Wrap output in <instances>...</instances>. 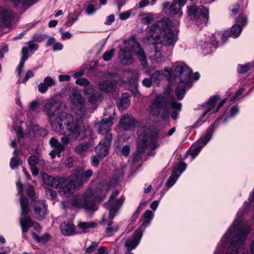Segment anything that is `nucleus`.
<instances>
[{"mask_svg":"<svg viewBox=\"0 0 254 254\" xmlns=\"http://www.w3.org/2000/svg\"><path fill=\"white\" fill-rule=\"evenodd\" d=\"M18 193L21 195L20 199L21 206V217L20 225L23 233H26L29 228L34 225V222L30 217L26 216L29 211L28 200L22 195V185L19 181L16 183Z\"/></svg>","mask_w":254,"mask_h":254,"instance_id":"obj_10","label":"nucleus"},{"mask_svg":"<svg viewBox=\"0 0 254 254\" xmlns=\"http://www.w3.org/2000/svg\"><path fill=\"white\" fill-rule=\"evenodd\" d=\"M102 96L99 92H94L89 98V101L93 105L96 104L97 102L101 101Z\"/></svg>","mask_w":254,"mask_h":254,"instance_id":"obj_46","label":"nucleus"},{"mask_svg":"<svg viewBox=\"0 0 254 254\" xmlns=\"http://www.w3.org/2000/svg\"><path fill=\"white\" fill-rule=\"evenodd\" d=\"M27 44L28 45V47H23L22 49V58L16 68L17 76L19 77L20 76L21 74L23 67L24 66V63L29 57V56L28 55V50H29L31 51H34L36 50L39 47V45L37 44L34 43L33 41L28 42L27 43Z\"/></svg>","mask_w":254,"mask_h":254,"instance_id":"obj_15","label":"nucleus"},{"mask_svg":"<svg viewBox=\"0 0 254 254\" xmlns=\"http://www.w3.org/2000/svg\"><path fill=\"white\" fill-rule=\"evenodd\" d=\"M131 15V11L127 10L123 12H121L119 14L120 19L121 20H125L128 19Z\"/></svg>","mask_w":254,"mask_h":254,"instance_id":"obj_58","label":"nucleus"},{"mask_svg":"<svg viewBox=\"0 0 254 254\" xmlns=\"http://www.w3.org/2000/svg\"><path fill=\"white\" fill-rule=\"evenodd\" d=\"M188 14L190 19L206 25L209 18V10L203 5H192L188 7Z\"/></svg>","mask_w":254,"mask_h":254,"instance_id":"obj_11","label":"nucleus"},{"mask_svg":"<svg viewBox=\"0 0 254 254\" xmlns=\"http://www.w3.org/2000/svg\"><path fill=\"white\" fill-rule=\"evenodd\" d=\"M84 92L86 94L89 95L94 93V87L92 85L89 83L84 88Z\"/></svg>","mask_w":254,"mask_h":254,"instance_id":"obj_61","label":"nucleus"},{"mask_svg":"<svg viewBox=\"0 0 254 254\" xmlns=\"http://www.w3.org/2000/svg\"><path fill=\"white\" fill-rule=\"evenodd\" d=\"M138 142L137 151L139 153L144 151L146 147H150L154 149L158 146L157 138L158 133L156 131H151L150 128L143 125H140L137 131Z\"/></svg>","mask_w":254,"mask_h":254,"instance_id":"obj_8","label":"nucleus"},{"mask_svg":"<svg viewBox=\"0 0 254 254\" xmlns=\"http://www.w3.org/2000/svg\"><path fill=\"white\" fill-rule=\"evenodd\" d=\"M96 254H109V250L108 248L105 247H100L98 249Z\"/></svg>","mask_w":254,"mask_h":254,"instance_id":"obj_64","label":"nucleus"},{"mask_svg":"<svg viewBox=\"0 0 254 254\" xmlns=\"http://www.w3.org/2000/svg\"><path fill=\"white\" fill-rule=\"evenodd\" d=\"M115 53V50L111 49L109 51H106L103 55V59L105 61H110Z\"/></svg>","mask_w":254,"mask_h":254,"instance_id":"obj_55","label":"nucleus"},{"mask_svg":"<svg viewBox=\"0 0 254 254\" xmlns=\"http://www.w3.org/2000/svg\"><path fill=\"white\" fill-rule=\"evenodd\" d=\"M40 106V103L38 99H35L29 103L28 107L29 109L32 112L36 111Z\"/></svg>","mask_w":254,"mask_h":254,"instance_id":"obj_50","label":"nucleus"},{"mask_svg":"<svg viewBox=\"0 0 254 254\" xmlns=\"http://www.w3.org/2000/svg\"><path fill=\"white\" fill-rule=\"evenodd\" d=\"M111 219L109 221L107 225V227L105 230L106 233L108 236H112L119 229V226L118 224L114 223L110 217Z\"/></svg>","mask_w":254,"mask_h":254,"instance_id":"obj_35","label":"nucleus"},{"mask_svg":"<svg viewBox=\"0 0 254 254\" xmlns=\"http://www.w3.org/2000/svg\"><path fill=\"white\" fill-rule=\"evenodd\" d=\"M13 154L15 155L11 158L10 161V167L11 169L16 168L19 165H21L22 161L18 158L19 151L17 149H15L13 151Z\"/></svg>","mask_w":254,"mask_h":254,"instance_id":"obj_37","label":"nucleus"},{"mask_svg":"<svg viewBox=\"0 0 254 254\" xmlns=\"http://www.w3.org/2000/svg\"><path fill=\"white\" fill-rule=\"evenodd\" d=\"M116 87V82L115 81H102L98 84V88L102 91L112 92Z\"/></svg>","mask_w":254,"mask_h":254,"instance_id":"obj_27","label":"nucleus"},{"mask_svg":"<svg viewBox=\"0 0 254 254\" xmlns=\"http://www.w3.org/2000/svg\"><path fill=\"white\" fill-rule=\"evenodd\" d=\"M0 21L4 24L12 21L14 18V15L11 10L4 8L0 9Z\"/></svg>","mask_w":254,"mask_h":254,"instance_id":"obj_29","label":"nucleus"},{"mask_svg":"<svg viewBox=\"0 0 254 254\" xmlns=\"http://www.w3.org/2000/svg\"><path fill=\"white\" fill-rule=\"evenodd\" d=\"M85 9L86 13L88 15H92L96 10L95 5L91 2H87L85 4Z\"/></svg>","mask_w":254,"mask_h":254,"instance_id":"obj_47","label":"nucleus"},{"mask_svg":"<svg viewBox=\"0 0 254 254\" xmlns=\"http://www.w3.org/2000/svg\"><path fill=\"white\" fill-rule=\"evenodd\" d=\"M58 125L60 130H54L63 135L61 140L64 144H68L70 140H76L80 135L83 129V120L81 118L72 116L66 113L62 121L59 120Z\"/></svg>","mask_w":254,"mask_h":254,"instance_id":"obj_3","label":"nucleus"},{"mask_svg":"<svg viewBox=\"0 0 254 254\" xmlns=\"http://www.w3.org/2000/svg\"><path fill=\"white\" fill-rule=\"evenodd\" d=\"M78 19V16H74L69 14L67 17V20L65 23V25L67 27L71 26Z\"/></svg>","mask_w":254,"mask_h":254,"instance_id":"obj_54","label":"nucleus"},{"mask_svg":"<svg viewBox=\"0 0 254 254\" xmlns=\"http://www.w3.org/2000/svg\"><path fill=\"white\" fill-rule=\"evenodd\" d=\"M218 121H216L212 126H210L206 132L201 136L198 141L205 146L211 139L215 127H217Z\"/></svg>","mask_w":254,"mask_h":254,"instance_id":"obj_25","label":"nucleus"},{"mask_svg":"<svg viewBox=\"0 0 254 254\" xmlns=\"http://www.w3.org/2000/svg\"><path fill=\"white\" fill-rule=\"evenodd\" d=\"M123 42L125 47L121 48L119 53V58L122 63L127 65L133 64L134 62L133 54L137 57L142 65H145L147 64L146 55L137 42L135 36H131L124 40Z\"/></svg>","mask_w":254,"mask_h":254,"instance_id":"obj_4","label":"nucleus"},{"mask_svg":"<svg viewBox=\"0 0 254 254\" xmlns=\"http://www.w3.org/2000/svg\"><path fill=\"white\" fill-rule=\"evenodd\" d=\"M244 89L243 88H240L235 93V95L231 98L230 100L231 101H236L237 100L239 99L241 95L243 94L244 93Z\"/></svg>","mask_w":254,"mask_h":254,"instance_id":"obj_59","label":"nucleus"},{"mask_svg":"<svg viewBox=\"0 0 254 254\" xmlns=\"http://www.w3.org/2000/svg\"><path fill=\"white\" fill-rule=\"evenodd\" d=\"M171 107L175 110L171 113L172 118L176 120L178 119L179 112L182 109V104L177 102L173 96L169 94L158 95L151 103V112L154 115H158L160 109H169Z\"/></svg>","mask_w":254,"mask_h":254,"instance_id":"obj_6","label":"nucleus"},{"mask_svg":"<svg viewBox=\"0 0 254 254\" xmlns=\"http://www.w3.org/2000/svg\"><path fill=\"white\" fill-rule=\"evenodd\" d=\"M43 178L45 184L54 188H61L65 182L62 178L53 177L47 174L43 175Z\"/></svg>","mask_w":254,"mask_h":254,"instance_id":"obj_22","label":"nucleus"},{"mask_svg":"<svg viewBox=\"0 0 254 254\" xmlns=\"http://www.w3.org/2000/svg\"><path fill=\"white\" fill-rule=\"evenodd\" d=\"M197 47L204 55L210 54L217 47V42L213 35H205L204 38L197 40Z\"/></svg>","mask_w":254,"mask_h":254,"instance_id":"obj_13","label":"nucleus"},{"mask_svg":"<svg viewBox=\"0 0 254 254\" xmlns=\"http://www.w3.org/2000/svg\"><path fill=\"white\" fill-rule=\"evenodd\" d=\"M129 94L127 93L123 94L122 97L117 103L119 108L124 109L127 108L130 105Z\"/></svg>","mask_w":254,"mask_h":254,"instance_id":"obj_33","label":"nucleus"},{"mask_svg":"<svg viewBox=\"0 0 254 254\" xmlns=\"http://www.w3.org/2000/svg\"><path fill=\"white\" fill-rule=\"evenodd\" d=\"M26 187L27 193L28 194L29 197L31 198L32 200H34L36 197L33 188L30 185H28Z\"/></svg>","mask_w":254,"mask_h":254,"instance_id":"obj_53","label":"nucleus"},{"mask_svg":"<svg viewBox=\"0 0 254 254\" xmlns=\"http://www.w3.org/2000/svg\"><path fill=\"white\" fill-rule=\"evenodd\" d=\"M187 168V165L181 161H179L174 165L172 170V174L170 176L166 186L168 188L172 187L176 182L181 174L184 172Z\"/></svg>","mask_w":254,"mask_h":254,"instance_id":"obj_17","label":"nucleus"},{"mask_svg":"<svg viewBox=\"0 0 254 254\" xmlns=\"http://www.w3.org/2000/svg\"><path fill=\"white\" fill-rule=\"evenodd\" d=\"M153 217L154 214L151 210H146L143 214L144 220L142 223L141 226L140 228L142 229V228L143 227V229H144L145 227L150 223Z\"/></svg>","mask_w":254,"mask_h":254,"instance_id":"obj_36","label":"nucleus"},{"mask_svg":"<svg viewBox=\"0 0 254 254\" xmlns=\"http://www.w3.org/2000/svg\"><path fill=\"white\" fill-rule=\"evenodd\" d=\"M118 194L119 191L117 190H114L110 195L108 202L104 205L105 207L109 210V217L111 219L114 218L125 199L123 196H121L119 199H115Z\"/></svg>","mask_w":254,"mask_h":254,"instance_id":"obj_12","label":"nucleus"},{"mask_svg":"<svg viewBox=\"0 0 254 254\" xmlns=\"http://www.w3.org/2000/svg\"><path fill=\"white\" fill-rule=\"evenodd\" d=\"M155 19V15L153 13H149L144 14L142 15L141 22L142 23L146 25L150 24Z\"/></svg>","mask_w":254,"mask_h":254,"instance_id":"obj_43","label":"nucleus"},{"mask_svg":"<svg viewBox=\"0 0 254 254\" xmlns=\"http://www.w3.org/2000/svg\"><path fill=\"white\" fill-rule=\"evenodd\" d=\"M238 241L235 239L227 236L224 242L222 238L214 254H250L245 249V245L241 248H238Z\"/></svg>","mask_w":254,"mask_h":254,"instance_id":"obj_9","label":"nucleus"},{"mask_svg":"<svg viewBox=\"0 0 254 254\" xmlns=\"http://www.w3.org/2000/svg\"><path fill=\"white\" fill-rule=\"evenodd\" d=\"M187 0H173L169 7V12L172 14H178L181 18L183 16L182 8L185 5Z\"/></svg>","mask_w":254,"mask_h":254,"instance_id":"obj_21","label":"nucleus"},{"mask_svg":"<svg viewBox=\"0 0 254 254\" xmlns=\"http://www.w3.org/2000/svg\"><path fill=\"white\" fill-rule=\"evenodd\" d=\"M115 21V15L112 14L106 17L104 22L105 25H110Z\"/></svg>","mask_w":254,"mask_h":254,"instance_id":"obj_62","label":"nucleus"},{"mask_svg":"<svg viewBox=\"0 0 254 254\" xmlns=\"http://www.w3.org/2000/svg\"><path fill=\"white\" fill-rule=\"evenodd\" d=\"M44 39V35L40 34H36L33 36V41H36L37 42H41Z\"/></svg>","mask_w":254,"mask_h":254,"instance_id":"obj_63","label":"nucleus"},{"mask_svg":"<svg viewBox=\"0 0 254 254\" xmlns=\"http://www.w3.org/2000/svg\"><path fill=\"white\" fill-rule=\"evenodd\" d=\"M247 24V17L245 15L240 14L236 21V24L231 28L229 32L230 36L236 38L238 37Z\"/></svg>","mask_w":254,"mask_h":254,"instance_id":"obj_18","label":"nucleus"},{"mask_svg":"<svg viewBox=\"0 0 254 254\" xmlns=\"http://www.w3.org/2000/svg\"><path fill=\"white\" fill-rule=\"evenodd\" d=\"M70 182L73 184L75 188H80L85 184L82 179L81 176L78 173L77 169L70 175L68 180Z\"/></svg>","mask_w":254,"mask_h":254,"instance_id":"obj_28","label":"nucleus"},{"mask_svg":"<svg viewBox=\"0 0 254 254\" xmlns=\"http://www.w3.org/2000/svg\"><path fill=\"white\" fill-rule=\"evenodd\" d=\"M171 23L170 20L165 18L148 27V35L144 38V43L154 46L158 43L174 46L178 37L171 29Z\"/></svg>","mask_w":254,"mask_h":254,"instance_id":"obj_2","label":"nucleus"},{"mask_svg":"<svg viewBox=\"0 0 254 254\" xmlns=\"http://www.w3.org/2000/svg\"><path fill=\"white\" fill-rule=\"evenodd\" d=\"M75 83L77 85L83 86L85 87L87 85H88L89 82L87 79L82 77L77 78Z\"/></svg>","mask_w":254,"mask_h":254,"instance_id":"obj_57","label":"nucleus"},{"mask_svg":"<svg viewBox=\"0 0 254 254\" xmlns=\"http://www.w3.org/2000/svg\"><path fill=\"white\" fill-rule=\"evenodd\" d=\"M251 66L250 64H247L244 65L239 64L237 68L238 72L239 73H245L251 68Z\"/></svg>","mask_w":254,"mask_h":254,"instance_id":"obj_51","label":"nucleus"},{"mask_svg":"<svg viewBox=\"0 0 254 254\" xmlns=\"http://www.w3.org/2000/svg\"><path fill=\"white\" fill-rule=\"evenodd\" d=\"M50 143L52 147L57 148L58 150H64V146L59 142L55 137H52L51 139Z\"/></svg>","mask_w":254,"mask_h":254,"instance_id":"obj_49","label":"nucleus"},{"mask_svg":"<svg viewBox=\"0 0 254 254\" xmlns=\"http://www.w3.org/2000/svg\"><path fill=\"white\" fill-rule=\"evenodd\" d=\"M239 111V109L237 106H233L230 109V113L228 116L225 117L224 115H223L217 121L218 122H222V123H225L229 119L234 117L236 115L238 114Z\"/></svg>","mask_w":254,"mask_h":254,"instance_id":"obj_39","label":"nucleus"},{"mask_svg":"<svg viewBox=\"0 0 254 254\" xmlns=\"http://www.w3.org/2000/svg\"><path fill=\"white\" fill-rule=\"evenodd\" d=\"M174 66V73L178 77L179 84L176 89L177 98L181 100L183 98L186 90L191 86L190 77L191 69L184 63L177 62Z\"/></svg>","mask_w":254,"mask_h":254,"instance_id":"obj_7","label":"nucleus"},{"mask_svg":"<svg viewBox=\"0 0 254 254\" xmlns=\"http://www.w3.org/2000/svg\"><path fill=\"white\" fill-rule=\"evenodd\" d=\"M32 236L35 241L39 243H45L50 239L49 235L47 233L45 234L41 237H39L36 233L32 232Z\"/></svg>","mask_w":254,"mask_h":254,"instance_id":"obj_41","label":"nucleus"},{"mask_svg":"<svg viewBox=\"0 0 254 254\" xmlns=\"http://www.w3.org/2000/svg\"><path fill=\"white\" fill-rule=\"evenodd\" d=\"M46 194L48 198L53 200L55 199L57 196L56 191L50 189H46Z\"/></svg>","mask_w":254,"mask_h":254,"instance_id":"obj_56","label":"nucleus"},{"mask_svg":"<svg viewBox=\"0 0 254 254\" xmlns=\"http://www.w3.org/2000/svg\"><path fill=\"white\" fill-rule=\"evenodd\" d=\"M142 231L141 228H139L134 232L132 236L126 238L125 246L127 252L129 253L131 251L135 249L139 245L142 237Z\"/></svg>","mask_w":254,"mask_h":254,"instance_id":"obj_16","label":"nucleus"},{"mask_svg":"<svg viewBox=\"0 0 254 254\" xmlns=\"http://www.w3.org/2000/svg\"><path fill=\"white\" fill-rule=\"evenodd\" d=\"M155 54L153 56H151V57L153 60L155 61L158 63H160L162 62V53L160 51V50H158V48L157 46L155 47Z\"/></svg>","mask_w":254,"mask_h":254,"instance_id":"obj_48","label":"nucleus"},{"mask_svg":"<svg viewBox=\"0 0 254 254\" xmlns=\"http://www.w3.org/2000/svg\"><path fill=\"white\" fill-rule=\"evenodd\" d=\"M48 213L47 205L44 200L35 202L34 217L38 220H42Z\"/></svg>","mask_w":254,"mask_h":254,"instance_id":"obj_19","label":"nucleus"},{"mask_svg":"<svg viewBox=\"0 0 254 254\" xmlns=\"http://www.w3.org/2000/svg\"><path fill=\"white\" fill-rule=\"evenodd\" d=\"M204 146L202 144L197 141L190 147L189 152L191 156L192 159H193L199 154Z\"/></svg>","mask_w":254,"mask_h":254,"instance_id":"obj_34","label":"nucleus"},{"mask_svg":"<svg viewBox=\"0 0 254 254\" xmlns=\"http://www.w3.org/2000/svg\"><path fill=\"white\" fill-rule=\"evenodd\" d=\"M71 102L76 107H81L84 103V99L82 95L76 91H73L69 95Z\"/></svg>","mask_w":254,"mask_h":254,"instance_id":"obj_30","label":"nucleus"},{"mask_svg":"<svg viewBox=\"0 0 254 254\" xmlns=\"http://www.w3.org/2000/svg\"><path fill=\"white\" fill-rule=\"evenodd\" d=\"M88 149L89 144L86 143L79 144L75 148L76 151L81 155H84Z\"/></svg>","mask_w":254,"mask_h":254,"instance_id":"obj_44","label":"nucleus"},{"mask_svg":"<svg viewBox=\"0 0 254 254\" xmlns=\"http://www.w3.org/2000/svg\"><path fill=\"white\" fill-rule=\"evenodd\" d=\"M39 162V159L35 155L30 156L28 159V163L30 167L31 171L33 176H37L39 173V170L36 165Z\"/></svg>","mask_w":254,"mask_h":254,"instance_id":"obj_31","label":"nucleus"},{"mask_svg":"<svg viewBox=\"0 0 254 254\" xmlns=\"http://www.w3.org/2000/svg\"><path fill=\"white\" fill-rule=\"evenodd\" d=\"M112 139L102 138L95 148L97 156L100 157H105L108 153L111 146Z\"/></svg>","mask_w":254,"mask_h":254,"instance_id":"obj_20","label":"nucleus"},{"mask_svg":"<svg viewBox=\"0 0 254 254\" xmlns=\"http://www.w3.org/2000/svg\"><path fill=\"white\" fill-rule=\"evenodd\" d=\"M77 170L84 183H86L93 175V172L90 169L86 171L80 169Z\"/></svg>","mask_w":254,"mask_h":254,"instance_id":"obj_42","label":"nucleus"},{"mask_svg":"<svg viewBox=\"0 0 254 254\" xmlns=\"http://www.w3.org/2000/svg\"><path fill=\"white\" fill-rule=\"evenodd\" d=\"M134 126V119L128 115H124L120 120L119 127L124 130H129Z\"/></svg>","mask_w":254,"mask_h":254,"instance_id":"obj_23","label":"nucleus"},{"mask_svg":"<svg viewBox=\"0 0 254 254\" xmlns=\"http://www.w3.org/2000/svg\"><path fill=\"white\" fill-rule=\"evenodd\" d=\"M214 102L212 100H209L208 102L203 107V112L201 115L199 117L202 121H205L204 118L207 116V118L213 113H212V110H213V105Z\"/></svg>","mask_w":254,"mask_h":254,"instance_id":"obj_32","label":"nucleus"},{"mask_svg":"<svg viewBox=\"0 0 254 254\" xmlns=\"http://www.w3.org/2000/svg\"><path fill=\"white\" fill-rule=\"evenodd\" d=\"M219 100V98L217 96H215L212 98H211L209 100H212L214 104L213 105V110H212V113H215L218 111L219 109L224 105V104L226 102L227 99H223L220 103L218 107H215V105L216 102H217Z\"/></svg>","mask_w":254,"mask_h":254,"instance_id":"obj_40","label":"nucleus"},{"mask_svg":"<svg viewBox=\"0 0 254 254\" xmlns=\"http://www.w3.org/2000/svg\"><path fill=\"white\" fill-rule=\"evenodd\" d=\"M163 72L161 71H155L151 76V79L153 83L158 84L160 79L163 77Z\"/></svg>","mask_w":254,"mask_h":254,"instance_id":"obj_45","label":"nucleus"},{"mask_svg":"<svg viewBox=\"0 0 254 254\" xmlns=\"http://www.w3.org/2000/svg\"><path fill=\"white\" fill-rule=\"evenodd\" d=\"M55 84L56 81L51 76H46L44 79L43 82L38 85V91L42 94L45 93L49 87L54 86Z\"/></svg>","mask_w":254,"mask_h":254,"instance_id":"obj_24","label":"nucleus"},{"mask_svg":"<svg viewBox=\"0 0 254 254\" xmlns=\"http://www.w3.org/2000/svg\"><path fill=\"white\" fill-rule=\"evenodd\" d=\"M61 230L64 235L70 236L75 234V227L72 220H68L61 225Z\"/></svg>","mask_w":254,"mask_h":254,"instance_id":"obj_26","label":"nucleus"},{"mask_svg":"<svg viewBox=\"0 0 254 254\" xmlns=\"http://www.w3.org/2000/svg\"><path fill=\"white\" fill-rule=\"evenodd\" d=\"M98 246V243L96 242H92V244L86 248L85 252L87 253H91L93 252Z\"/></svg>","mask_w":254,"mask_h":254,"instance_id":"obj_60","label":"nucleus"},{"mask_svg":"<svg viewBox=\"0 0 254 254\" xmlns=\"http://www.w3.org/2000/svg\"><path fill=\"white\" fill-rule=\"evenodd\" d=\"M126 76L129 78V83L136 85V81L138 80L139 75L136 71H129L126 73Z\"/></svg>","mask_w":254,"mask_h":254,"instance_id":"obj_38","label":"nucleus"},{"mask_svg":"<svg viewBox=\"0 0 254 254\" xmlns=\"http://www.w3.org/2000/svg\"><path fill=\"white\" fill-rule=\"evenodd\" d=\"M95 226V223L93 222H80L78 224V227L82 230H85L89 228H93Z\"/></svg>","mask_w":254,"mask_h":254,"instance_id":"obj_52","label":"nucleus"},{"mask_svg":"<svg viewBox=\"0 0 254 254\" xmlns=\"http://www.w3.org/2000/svg\"><path fill=\"white\" fill-rule=\"evenodd\" d=\"M111 187L106 182H101L98 184L95 190L88 189L83 195L77 194L72 195L74 192L75 186L69 180L64 186L60 188L59 193L66 199L62 201L64 207L74 206L82 207L88 210H93L94 202L102 200L106 196L107 191Z\"/></svg>","mask_w":254,"mask_h":254,"instance_id":"obj_1","label":"nucleus"},{"mask_svg":"<svg viewBox=\"0 0 254 254\" xmlns=\"http://www.w3.org/2000/svg\"><path fill=\"white\" fill-rule=\"evenodd\" d=\"M64 105L62 102L53 99L46 101L43 106V111L48 117L49 122L54 130L60 131V127L58 125L59 120L62 121L65 117Z\"/></svg>","mask_w":254,"mask_h":254,"instance_id":"obj_5","label":"nucleus"},{"mask_svg":"<svg viewBox=\"0 0 254 254\" xmlns=\"http://www.w3.org/2000/svg\"><path fill=\"white\" fill-rule=\"evenodd\" d=\"M113 117L110 116L108 119H103L99 123L95 125L98 133L103 135L102 138L107 140L112 139L111 127L113 125Z\"/></svg>","mask_w":254,"mask_h":254,"instance_id":"obj_14","label":"nucleus"}]
</instances>
